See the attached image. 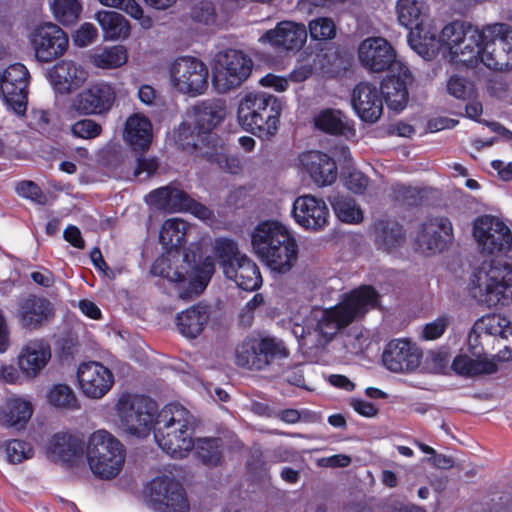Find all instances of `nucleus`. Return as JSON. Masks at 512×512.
Wrapping results in <instances>:
<instances>
[{
    "instance_id": "nucleus-28",
    "label": "nucleus",
    "mask_w": 512,
    "mask_h": 512,
    "mask_svg": "<svg viewBox=\"0 0 512 512\" xmlns=\"http://www.w3.org/2000/svg\"><path fill=\"white\" fill-rule=\"evenodd\" d=\"M412 81L408 68L403 63H395L381 84V93L388 108L401 112L408 102L407 85Z\"/></svg>"
},
{
    "instance_id": "nucleus-3",
    "label": "nucleus",
    "mask_w": 512,
    "mask_h": 512,
    "mask_svg": "<svg viewBox=\"0 0 512 512\" xmlns=\"http://www.w3.org/2000/svg\"><path fill=\"white\" fill-rule=\"evenodd\" d=\"M379 295L371 286H360L342 295L335 306L322 309L314 308L305 320L308 332L304 327L295 325L293 333L303 339L304 345L312 342L315 337V347H324L342 329L354 321H358L371 309L378 305Z\"/></svg>"
},
{
    "instance_id": "nucleus-36",
    "label": "nucleus",
    "mask_w": 512,
    "mask_h": 512,
    "mask_svg": "<svg viewBox=\"0 0 512 512\" xmlns=\"http://www.w3.org/2000/svg\"><path fill=\"white\" fill-rule=\"evenodd\" d=\"M46 454L53 461L73 463L82 454L81 440L75 435L57 433L50 439Z\"/></svg>"
},
{
    "instance_id": "nucleus-47",
    "label": "nucleus",
    "mask_w": 512,
    "mask_h": 512,
    "mask_svg": "<svg viewBox=\"0 0 512 512\" xmlns=\"http://www.w3.org/2000/svg\"><path fill=\"white\" fill-rule=\"evenodd\" d=\"M198 457L206 465H217L222 458V444L217 438H200L194 441Z\"/></svg>"
},
{
    "instance_id": "nucleus-2",
    "label": "nucleus",
    "mask_w": 512,
    "mask_h": 512,
    "mask_svg": "<svg viewBox=\"0 0 512 512\" xmlns=\"http://www.w3.org/2000/svg\"><path fill=\"white\" fill-rule=\"evenodd\" d=\"M189 228L188 223L180 218H170L162 224L159 240L168 251L157 258L151 268L153 275L176 284L180 298L202 293L215 271L211 257H206L196 266L188 254H181L177 249L184 242Z\"/></svg>"
},
{
    "instance_id": "nucleus-22",
    "label": "nucleus",
    "mask_w": 512,
    "mask_h": 512,
    "mask_svg": "<svg viewBox=\"0 0 512 512\" xmlns=\"http://www.w3.org/2000/svg\"><path fill=\"white\" fill-rule=\"evenodd\" d=\"M155 503L165 506L164 512H189V504L181 485L166 474L154 477L145 488Z\"/></svg>"
},
{
    "instance_id": "nucleus-1",
    "label": "nucleus",
    "mask_w": 512,
    "mask_h": 512,
    "mask_svg": "<svg viewBox=\"0 0 512 512\" xmlns=\"http://www.w3.org/2000/svg\"><path fill=\"white\" fill-rule=\"evenodd\" d=\"M439 46L456 66L474 68L482 64L495 72L512 70V26L507 23L477 27L464 20L451 21L436 37V52Z\"/></svg>"
},
{
    "instance_id": "nucleus-9",
    "label": "nucleus",
    "mask_w": 512,
    "mask_h": 512,
    "mask_svg": "<svg viewBox=\"0 0 512 512\" xmlns=\"http://www.w3.org/2000/svg\"><path fill=\"white\" fill-rule=\"evenodd\" d=\"M281 103L273 95L249 93L238 106V120L247 131L263 138L276 134L281 115Z\"/></svg>"
},
{
    "instance_id": "nucleus-35",
    "label": "nucleus",
    "mask_w": 512,
    "mask_h": 512,
    "mask_svg": "<svg viewBox=\"0 0 512 512\" xmlns=\"http://www.w3.org/2000/svg\"><path fill=\"white\" fill-rule=\"evenodd\" d=\"M123 138L133 150L148 149L153 139L151 121L141 113L130 115L125 121Z\"/></svg>"
},
{
    "instance_id": "nucleus-5",
    "label": "nucleus",
    "mask_w": 512,
    "mask_h": 512,
    "mask_svg": "<svg viewBox=\"0 0 512 512\" xmlns=\"http://www.w3.org/2000/svg\"><path fill=\"white\" fill-rule=\"evenodd\" d=\"M193 416L180 404H168L158 413L154 439L167 455L183 459L194 449Z\"/></svg>"
},
{
    "instance_id": "nucleus-38",
    "label": "nucleus",
    "mask_w": 512,
    "mask_h": 512,
    "mask_svg": "<svg viewBox=\"0 0 512 512\" xmlns=\"http://www.w3.org/2000/svg\"><path fill=\"white\" fill-rule=\"evenodd\" d=\"M472 353L476 358H471L467 355H459L455 357L452 368L453 370L464 376H475L480 374H492L497 371V365L494 359L489 358L486 354L480 355V349L477 354L474 353V349L470 347Z\"/></svg>"
},
{
    "instance_id": "nucleus-58",
    "label": "nucleus",
    "mask_w": 512,
    "mask_h": 512,
    "mask_svg": "<svg viewBox=\"0 0 512 512\" xmlns=\"http://www.w3.org/2000/svg\"><path fill=\"white\" fill-rule=\"evenodd\" d=\"M263 87L274 89L276 92H284L289 85V79L275 74H267L260 79Z\"/></svg>"
},
{
    "instance_id": "nucleus-40",
    "label": "nucleus",
    "mask_w": 512,
    "mask_h": 512,
    "mask_svg": "<svg viewBox=\"0 0 512 512\" xmlns=\"http://www.w3.org/2000/svg\"><path fill=\"white\" fill-rule=\"evenodd\" d=\"M103 31L105 40L114 41L125 39L130 34V24L128 20L115 11H99L95 15Z\"/></svg>"
},
{
    "instance_id": "nucleus-29",
    "label": "nucleus",
    "mask_w": 512,
    "mask_h": 512,
    "mask_svg": "<svg viewBox=\"0 0 512 512\" xmlns=\"http://www.w3.org/2000/svg\"><path fill=\"white\" fill-rule=\"evenodd\" d=\"M307 41V29L304 24L294 21H281L275 28L266 31L259 42L286 51H298Z\"/></svg>"
},
{
    "instance_id": "nucleus-41",
    "label": "nucleus",
    "mask_w": 512,
    "mask_h": 512,
    "mask_svg": "<svg viewBox=\"0 0 512 512\" xmlns=\"http://www.w3.org/2000/svg\"><path fill=\"white\" fill-rule=\"evenodd\" d=\"M127 60L128 53L122 45L96 50L90 56V62L99 69H115L123 66Z\"/></svg>"
},
{
    "instance_id": "nucleus-44",
    "label": "nucleus",
    "mask_w": 512,
    "mask_h": 512,
    "mask_svg": "<svg viewBox=\"0 0 512 512\" xmlns=\"http://www.w3.org/2000/svg\"><path fill=\"white\" fill-rule=\"evenodd\" d=\"M50 8L54 18L62 25L75 23L82 12L80 0H51Z\"/></svg>"
},
{
    "instance_id": "nucleus-21",
    "label": "nucleus",
    "mask_w": 512,
    "mask_h": 512,
    "mask_svg": "<svg viewBox=\"0 0 512 512\" xmlns=\"http://www.w3.org/2000/svg\"><path fill=\"white\" fill-rule=\"evenodd\" d=\"M187 116L188 120L179 126L177 141L182 146H196L195 142H184V137H186V134L190 132L191 125H194V129L197 130V133L199 134L208 133L223 121L225 117V109L219 103L202 102L189 110Z\"/></svg>"
},
{
    "instance_id": "nucleus-16",
    "label": "nucleus",
    "mask_w": 512,
    "mask_h": 512,
    "mask_svg": "<svg viewBox=\"0 0 512 512\" xmlns=\"http://www.w3.org/2000/svg\"><path fill=\"white\" fill-rule=\"evenodd\" d=\"M473 236L482 253L502 255L512 247V233L499 219L482 216L473 224Z\"/></svg>"
},
{
    "instance_id": "nucleus-4",
    "label": "nucleus",
    "mask_w": 512,
    "mask_h": 512,
    "mask_svg": "<svg viewBox=\"0 0 512 512\" xmlns=\"http://www.w3.org/2000/svg\"><path fill=\"white\" fill-rule=\"evenodd\" d=\"M254 253L273 272H289L297 260L298 245L290 231L277 221L259 223L252 235Z\"/></svg>"
},
{
    "instance_id": "nucleus-55",
    "label": "nucleus",
    "mask_w": 512,
    "mask_h": 512,
    "mask_svg": "<svg viewBox=\"0 0 512 512\" xmlns=\"http://www.w3.org/2000/svg\"><path fill=\"white\" fill-rule=\"evenodd\" d=\"M449 324L447 316H440L434 321L427 323L423 328V338L426 340H435L443 335Z\"/></svg>"
},
{
    "instance_id": "nucleus-62",
    "label": "nucleus",
    "mask_w": 512,
    "mask_h": 512,
    "mask_svg": "<svg viewBox=\"0 0 512 512\" xmlns=\"http://www.w3.org/2000/svg\"><path fill=\"white\" fill-rule=\"evenodd\" d=\"M64 238L67 242H69L71 245H73L76 248H83L84 247V241L81 236L80 230L73 225L68 226L64 230Z\"/></svg>"
},
{
    "instance_id": "nucleus-20",
    "label": "nucleus",
    "mask_w": 512,
    "mask_h": 512,
    "mask_svg": "<svg viewBox=\"0 0 512 512\" xmlns=\"http://www.w3.org/2000/svg\"><path fill=\"white\" fill-rule=\"evenodd\" d=\"M493 336L500 340H505L508 344L504 345L505 354L503 358H512V322L501 314H488L479 318L473 325L468 336V345L472 347L477 354V347L483 346L479 341L482 336Z\"/></svg>"
},
{
    "instance_id": "nucleus-45",
    "label": "nucleus",
    "mask_w": 512,
    "mask_h": 512,
    "mask_svg": "<svg viewBox=\"0 0 512 512\" xmlns=\"http://www.w3.org/2000/svg\"><path fill=\"white\" fill-rule=\"evenodd\" d=\"M331 205L336 216L342 222L357 224L363 219L362 210L351 198L336 196L331 199Z\"/></svg>"
},
{
    "instance_id": "nucleus-7",
    "label": "nucleus",
    "mask_w": 512,
    "mask_h": 512,
    "mask_svg": "<svg viewBox=\"0 0 512 512\" xmlns=\"http://www.w3.org/2000/svg\"><path fill=\"white\" fill-rule=\"evenodd\" d=\"M85 454L90 471L101 480L118 477L126 462L125 446L105 429H98L88 436Z\"/></svg>"
},
{
    "instance_id": "nucleus-33",
    "label": "nucleus",
    "mask_w": 512,
    "mask_h": 512,
    "mask_svg": "<svg viewBox=\"0 0 512 512\" xmlns=\"http://www.w3.org/2000/svg\"><path fill=\"white\" fill-rule=\"evenodd\" d=\"M53 315V306L45 298L29 296L19 303L17 318L27 330H37Z\"/></svg>"
},
{
    "instance_id": "nucleus-52",
    "label": "nucleus",
    "mask_w": 512,
    "mask_h": 512,
    "mask_svg": "<svg viewBox=\"0 0 512 512\" xmlns=\"http://www.w3.org/2000/svg\"><path fill=\"white\" fill-rule=\"evenodd\" d=\"M190 17L194 22L207 26L214 25L217 19L215 7L208 1L195 4L191 9Z\"/></svg>"
},
{
    "instance_id": "nucleus-6",
    "label": "nucleus",
    "mask_w": 512,
    "mask_h": 512,
    "mask_svg": "<svg viewBox=\"0 0 512 512\" xmlns=\"http://www.w3.org/2000/svg\"><path fill=\"white\" fill-rule=\"evenodd\" d=\"M399 24L409 29L410 47L424 59L436 55V28L429 5L423 0H398L395 5Z\"/></svg>"
},
{
    "instance_id": "nucleus-15",
    "label": "nucleus",
    "mask_w": 512,
    "mask_h": 512,
    "mask_svg": "<svg viewBox=\"0 0 512 512\" xmlns=\"http://www.w3.org/2000/svg\"><path fill=\"white\" fill-rule=\"evenodd\" d=\"M146 201L149 205L166 212H190L203 221L213 218V212L205 205L190 198L184 191L166 186L150 192Z\"/></svg>"
},
{
    "instance_id": "nucleus-51",
    "label": "nucleus",
    "mask_w": 512,
    "mask_h": 512,
    "mask_svg": "<svg viewBox=\"0 0 512 512\" xmlns=\"http://www.w3.org/2000/svg\"><path fill=\"white\" fill-rule=\"evenodd\" d=\"M71 134L80 139L90 140L102 133V126L93 119H81L70 127Z\"/></svg>"
},
{
    "instance_id": "nucleus-54",
    "label": "nucleus",
    "mask_w": 512,
    "mask_h": 512,
    "mask_svg": "<svg viewBox=\"0 0 512 512\" xmlns=\"http://www.w3.org/2000/svg\"><path fill=\"white\" fill-rule=\"evenodd\" d=\"M98 36L96 27L91 23L82 24L73 34V41L78 47H86Z\"/></svg>"
},
{
    "instance_id": "nucleus-61",
    "label": "nucleus",
    "mask_w": 512,
    "mask_h": 512,
    "mask_svg": "<svg viewBox=\"0 0 512 512\" xmlns=\"http://www.w3.org/2000/svg\"><path fill=\"white\" fill-rule=\"evenodd\" d=\"M78 308L85 316L91 319L98 320L101 318V310L94 302L90 300H80L78 303Z\"/></svg>"
},
{
    "instance_id": "nucleus-59",
    "label": "nucleus",
    "mask_w": 512,
    "mask_h": 512,
    "mask_svg": "<svg viewBox=\"0 0 512 512\" xmlns=\"http://www.w3.org/2000/svg\"><path fill=\"white\" fill-rule=\"evenodd\" d=\"M351 463L350 456L346 454H336L329 457H323L318 460V465L321 467L331 468H344L349 466Z\"/></svg>"
},
{
    "instance_id": "nucleus-32",
    "label": "nucleus",
    "mask_w": 512,
    "mask_h": 512,
    "mask_svg": "<svg viewBox=\"0 0 512 512\" xmlns=\"http://www.w3.org/2000/svg\"><path fill=\"white\" fill-rule=\"evenodd\" d=\"M352 105L358 116L366 122H376L383 111V100L376 86L370 83L358 84L352 97Z\"/></svg>"
},
{
    "instance_id": "nucleus-50",
    "label": "nucleus",
    "mask_w": 512,
    "mask_h": 512,
    "mask_svg": "<svg viewBox=\"0 0 512 512\" xmlns=\"http://www.w3.org/2000/svg\"><path fill=\"white\" fill-rule=\"evenodd\" d=\"M5 453L10 463H21L33 456L32 446L21 440H10L5 444Z\"/></svg>"
},
{
    "instance_id": "nucleus-34",
    "label": "nucleus",
    "mask_w": 512,
    "mask_h": 512,
    "mask_svg": "<svg viewBox=\"0 0 512 512\" xmlns=\"http://www.w3.org/2000/svg\"><path fill=\"white\" fill-rule=\"evenodd\" d=\"M223 273L226 278L234 281L243 290L254 291L262 285V276L258 266L246 255L238 258L233 265H226Z\"/></svg>"
},
{
    "instance_id": "nucleus-25",
    "label": "nucleus",
    "mask_w": 512,
    "mask_h": 512,
    "mask_svg": "<svg viewBox=\"0 0 512 512\" xmlns=\"http://www.w3.org/2000/svg\"><path fill=\"white\" fill-rule=\"evenodd\" d=\"M358 58L361 65L372 72L392 70L396 60V54L391 44L382 37H369L363 40L358 47Z\"/></svg>"
},
{
    "instance_id": "nucleus-64",
    "label": "nucleus",
    "mask_w": 512,
    "mask_h": 512,
    "mask_svg": "<svg viewBox=\"0 0 512 512\" xmlns=\"http://www.w3.org/2000/svg\"><path fill=\"white\" fill-rule=\"evenodd\" d=\"M351 405L357 413L365 417H373L377 413L374 405L364 400H353Z\"/></svg>"
},
{
    "instance_id": "nucleus-56",
    "label": "nucleus",
    "mask_w": 512,
    "mask_h": 512,
    "mask_svg": "<svg viewBox=\"0 0 512 512\" xmlns=\"http://www.w3.org/2000/svg\"><path fill=\"white\" fill-rule=\"evenodd\" d=\"M99 2L104 6L122 10L129 16L139 15V3L136 0H99Z\"/></svg>"
},
{
    "instance_id": "nucleus-23",
    "label": "nucleus",
    "mask_w": 512,
    "mask_h": 512,
    "mask_svg": "<svg viewBox=\"0 0 512 512\" xmlns=\"http://www.w3.org/2000/svg\"><path fill=\"white\" fill-rule=\"evenodd\" d=\"M31 42L36 58L50 62L62 56L68 48V37L56 24L45 23L35 28Z\"/></svg>"
},
{
    "instance_id": "nucleus-30",
    "label": "nucleus",
    "mask_w": 512,
    "mask_h": 512,
    "mask_svg": "<svg viewBox=\"0 0 512 512\" xmlns=\"http://www.w3.org/2000/svg\"><path fill=\"white\" fill-rule=\"evenodd\" d=\"M52 357L51 347L42 339L27 342L17 356V366L21 374L33 380L46 368Z\"/></svg>"
},
{
    "instance_id": "nucleus-27",
    "label": "nucleus",
    "mask_w": 512,
    "mask_h": 512,
    "mask_svg": "<svg viewBox=\"0 0 512 512\" xmlns=\"http://www.w3.org/2000/svg\"><path fill=\"white\" fill-rule=\"evenodd\" d=\"M421 358V350L408 339L390 341L383 353L385 367L395 373L414 371L419 367Z\"/></svg>"
},
{
    "instance_id": "nucleus-8",
    "label": "nucleus",
    "mask_w": 512,
    "mask_h": 512,
    "mask_svg": "<svg viewBox=\"0 0 512 512\" xmlns=\"http://www.w3.org/2000/svg\"><path fill=\"white\" fill-rule=\"evenodd\" d=\"M471 295L489 308L512 302V264L500 261L483 263L473 275Z\"/></svg>"
},
{
    "instance_id": "nucleus-43",
    "label": "nucleus",
    "mask_w": 512,
    "mask_h": 512,
    "mask_svg": "<svg viewBox=\"0 0 512 512\" xmlns=\"http://www.w3.org/2000/svg\"><path fill=\"white\" fill-rule=\"evenodd\" d=\"M47 401L57 409L74 410L79 407L74 390L63 383L54 384L48 389Z\"/></svg>"
},
{
    "instance_id": "nucleus-19",
    "label": "nucleus",
    "mask_w": 512,
    "mask_h": 512,
    "mask_svg": "<svg viewBox=\"0 0 512 512\" xmlns=\"http://www.w3.org/2000/svg\"><path fill=\"white\" fill-rule=\"evenodd\" d=\"M453 237V226L448 218H431L421 225L415 238V249L423 255H434L446 249Z\"/></svg>"
},
{
    "instance_id": "nucleus-11",
    "label": "nucleus",
    "mask_w": 512,
    "mask_h": 512,
    "mask_svg": "<svg viewBox=\"0 0 512 512\" xmlns=\"http://www.w3.org/2000/svg\"><path fill=\"white\" fill-rule=\"evenodd\" d=\"M171 87L179 94L197 97L205 94L209 86V70L199 58L181 56L168 68Z\"/></svg>"
},
{
    "instance_id": "nucleus-24",
    "label": "nucleus",
    "mask_w": 512,
    "mask_h": 512,
    "mask_svg": "<svg viewBox=\"0 0 512 512\" xmlns=\"http://www.w3.org/2000/svg\"><path fill=\"white\" fill-rule=\"evenodd\" d=\"M292 215L299 226L317 232L328 225L330 211L323 199L306 194L295 199Z\"/></svg>"
},
{
    "instance_id": "nucleus-26",
    "label": "nucleus",
    "mask_w": 512,
    "mask_h": 512,
    "mask_svg": "<svg viewBox=\"0 0 512 512\" xmlns=\"http://www.w3.org/2000/svg\"><path fill=\"white\" fill-rule=\"evenodd\" d=\"M49 81L59 94H70L80 89L89 78V70L71 59L58 61L48 72Z\"/></svg>"
},
{
    "instance_id": "nucleus-49",
    "label": "nucleus",
    "mask_w": 512,
    "mask_h": 512,
    "mask_svg": "<svg viewBox=\"0 0 512 512\" xmlns=\"http://www.w3.org/2000/svg\"><path fill=\"white\" fill-rule=\"evenodd\" d=\"M309 32L313 40H330L336 36V24L329 17H318L309 22Z\"/></svg>"
},
{
    "instance_id": "nucleus-10",
    "label": "nucleus",
    "mask_w": 512,
    "mask_h": 512,
    "mask_svg": "<svg viewBox=\"0 0 512 512\" xmlns=\"http://www.w3.org/2000/svg\"><path fill=\"white\" fill-rule=\"evenodd\" d=\"M119 428L129 435L143 438L154 429L158 407L152 399L130 393H123L115 404Z\"/></svg>"
},
{
    "instance_id": "nucleus-48",
    "label": "nucleus",
    "mask_w": 512,
    "mask_h": 512,
    "mask_svg": "<svg viewBox=\"0 0 512 512\" xmlns=\"http://www.w3.org/2000/svg\"><path fill=\"white\" fill-rule=\"evenodd\" d=\"M214 254L217 257L223 272L226 265H233L238 258L243 257L245 254L239 252L237 244L227 238H219L214 243Z\"/></svg>"
},
{
    "instance_id": "nucleus-13",
    "label": "nucleus",
    "mask_w": 512,
    "mask_h": 512,
    "mask_svg": "<svg viewBox=\"0 0 512 512\" xmlns=\"http://www.w3.org/2000/svg\"><path fill=\"white\" fill-rule=\"evenodd\" d=\"M283 342L273 337L246 338L236 349V364L241 367L263 370L274 360L287 358Z\"/></svg>"
},
{
    "instance_id": "nucleus-17",
    "label": "nucleus",
    "mask_w": 512,
    "mask_h": 512,
    "mask_svg": "<svg viewBox=\"0 0 512 512\" xmlns=\"http://www.w3.org/2000/svg\"><path fill=\"white\" fill-rule=\"evenodd\" d=\"M28 82L29 72L21 63L0 72V97L17 115L26 111Z\"/></svg>"
},
{
    "instance_id": "nucleus-60",
    "label": "nucleus",
    "mask_w": 512,
    "mask_h": 512,
    "mask_svg": "<svg viewBox=\"0 0 512 512\" xmlns=\"http://www.w3.org/2000/svg\"><path fill=\"white\" fill-rule=\"evenodd\" d=\"M158 168V163L152 158H139L137 160V166L135 168V176H140L142 173L146 174V177L152 175Z\"/></svg>"
},
{
    "instance_id": "nucleus-18",
    "label": "nucleus",
    "mask_w": 512,
    "mask_h": 512,
    "mask_svg": "<svg viewBox=\"0 0 512 512\" xmlns=\"http://www.w3.org/2000/svg\"><path fill=\"white\" fill-rule=\"evenodd\" d=\"M76 377L80 392L91 400L102 399L115 382L113 372L98 361L79 364Z\"/></svg>"
},
{
    "instance_id": "nucleus-14",
    "label": "nucleus",
    "mask_w": 512,
    "mask_h": 512,
    "mask_svg": "<svg viewBox=\"0 0 512 512\" xmlns=\"http://www.w3.org/2000/svg\"><path fill=\"white\" fill-rule=\"evenodd\" d=\"M116 97L113 84L95 81L72 97L69 111L79 116L105 115L112 109Z\"/></svg>"
},
{
    "instance_id": "nucleus-31",
    "label": "nucleus",
    "mask_w": 512,
    "mask_h": 512,
    "mask_svg": "<svg viewBox=\"0 0 512 512\" xmlns=\"http://www.w3.org/2000/svg\"><path fill=\"white\" fill-rule=\"evenodd\" d=\"M299 167L320 187L331 185L337 178L335 161L320 151L303 152L298 157Z\"/></svg>"
},
{
    "instance_id": "nucleus-63",
    "label": "nucleus",
    "mask_w": 512,
    "mask_h": 512,
    "mask_svg": "<svg viewBox=\"0 0 512 512\" xmlns=\"http://www.w3.org/2000/svg\"><path fill=\"white\" fill-rule=\"evenodd\" d=\"M313 69L311 65L302 64L296 67L290 74L288 79L293 82H302L312 75Z\"/></svg>"
},
{
    "instance_id": "nucleus-53",
    "label": "nucleus",
    "mask_w": 512,
    "mask_h": 512,
    "mask_svg": "<svg viewBox=\"0 0 512 512\" xmlns=\"http://www.w3.org/2000/svg\"><path fill=\"white\" fill-rule=\"evenodd\" d=\"M447 90L450 95L458 99L471 97L475 92L473 85L459 76H452L449 79Z\"/></svg>"
},
{
    "instance_id": "nucleus-42",
    "label": "nucleus",
    "mask_w": 512,
    "mask_h": 512,
    "mask_svg": "<svg viewBox=\"0 0 512 512\" xmlns=\"http://www.w3.org/2000/svg\"><path fill=\"white\" fill-rule=\"evenodd\" d=\"M315 126L330 134L346 135L351 131V126L346 117L336 110L326 109L319 112L314 118Z\"/></svg>"
},
{
    "instance_id": "nucleus-37",
    "label": "nucleus",
    "mask_w": 512,
    "mask_h": 512,
    "mask_svg": "<svg viewBox=\"0 0 512 512\" xmlns=\"http://www.w3.org/2000/svg\"><path fill=\"white\" fill-rule=\"evenodd\" d=\"M209 318L210 314L206 306L195 305L177 314L176 326L184 337L196 338L203 332Z\"/></svg>"
},
{
    "instance_id": "nucleus-39",
    "label": "nucleus",
    "mask_w": 512,
    "mask_h": 512,
    "mask_svg": "<svg viewBox=\"0 0 512 512\" xmlns=\"http://www.w3.org/2000/svg\"><path fill=\"white\" fill-rule=\"evenodd\" d=\"M33 414L31 401L23 396L8 398L0 411V421L6 426L26 424Z\"/></svg>"
},
{
    "instance_id": "nucleus-57",
    "label": "nucleus",
    "mask_w": 512,
    "mask_h": 512,
    "mask_svg": "<svg viewBox=\"0 0 512 512\" xmlns=\"http://www.w3.org/2000/svg\"><path fill=\"white\" fill-rule=\"evenodd\" d=\"M345 185L353 193H362L367 188L368 179L362 172L352 171L346 178Z\"/></svg>"
},
{
    "instance_id": "nucleus-46",
    "label": "nucleus",
    "mask_w": 512,
    "mask_h": 512,
    "mask_svg": "<svg viewBox=\"0 0 512 512\" xmlns=\"http://www.w3.org/2000/svg\"><path fill=\"white\" fill-rule=\"evenodd\" d=\"M376 242L386 250L395 247L403 239L402 227L392 221H380L375 225Z\"/></svg>"
},
{
    "instance_id": "nucleus-12",
    "label": "nucleus",
    "mask_w": 512,
    "mask_h": 512,
    "mask_svg": "<svg viewBox=\"0 0 512 512\" xmlns=\"http://www.w3.org/2000/svg\"><path fill=\"white\" fill-rule=\"evenodd\" d=\"M252 61L243 52L228 49L219 52L212 66V84L219 93L239 87L250 75Z\"/></svg>"
}]
</instances>
